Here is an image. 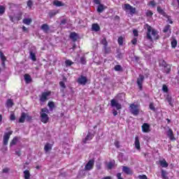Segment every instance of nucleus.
Here are the masks:
<instances>
[{
  "instance_id": "nucleus-1",
  "label": "nucleus",
  "mask_w": 179,
  "mask_h": 179,
  "mask_svg": "<svg viewBox=\"0 0 179 179\" xmlns=\"http://www.w3.org/2000/svg\"><path fill=\"white\" fill-rule=\"evenodd\" d=\"M145 29H147V32H145V38L150 42H153L159 39V31L156 29H152L151 26L148 24H145Z\"/></svg>"
},
{
  "instance_id": "nucleus-2",
  "label": "nucleus",
  "mask_w": 179,
  "mask_h": 179,
  "mask_svg": "<svg viewBox=\"0 0 179 179\" xmlns=\"http://www.w3.org/2000/svg\"><path fill=\"white\" fill-rule=\"evenodd\" d=\"M49 113V109H48L47 108H43L42 109H41V122H43V124H47L49 122V116L48 115V114Z\"/></svg>"
},
{
  "instance_id": "nucleus-3",
  "label": "nucleus",
  "mask_w": 179,
  "mask_h": 179,
  "mask_svg": "<svg viewBox=\"0 0 179 179\" xmlns=\"http://www.w3.org/2000/svg\"><path fill=\"white\" fill-rule=\"evenodd\" d=\"M139 107L140 106L138 104L131 103V105H129V111L131 112V114L134 115V116H138L140 112Z\"/></svg>"
},
{
  "instance_id": "nucleus-4",
  "label": "nucleus",
  "mask_w": 179,
  "mask_h": 179,
  "mask_svg": "<svg viewBox=\"0 0 179 179\" xmlns=\"http://www.w3.org/2000/svg\"><path fill=\"white\" fill-rule=\"evenodd\" d=\"M123 10L126 11V13H129L130 15H135L136 13V8L133 7L129 3H124Z\"/></svg>"
},
{
  "instance_id": "nucleus-5",
  "label": "nucleus",
  "mask_w": 179,
  "mask_h": 179,
  "mask_svg": "<svg viewBox=\"0 0 179 179\" xmlns=\"http://www.w3.org/2000/svg\"><path fill=\"white\" fill-rule=\"evenodd\" d=\"M157 13L162 15L163 17H164L166 19H167V21L170 24H173V22L172 21V19H171V16L168 15L167 13L160 6H157Z\"/></svg>"
},
{
  "instance_id": "nucleus-6",
  "label": "nucleus",
  "mask_w": 179,
  "mask_h": 179,
  "mask_svg": "<svg viewBox=\"0 0 179 179\" xmlns=\"http://www.w3.org/2000/svg\"><path fill=\"white\" fill-rule=\"evenodd\" d=\"M145 80V77L143 75H139L138 78H137L136 83L137 86H138V89L140 91H142L143 89V82Z\"/></svg>"
},
{
  "instance_id": "nucleus-7",
  "label": "nucleus",
  "mask_w": 179,
  "mask_h": 179,
  "mask_svg": "<svg viewBox=\"0 0 179 179\" xmlns=\"http://www.w3.org/2000/svg\"><path fill=\"white\" fill-rule=\"evenodd\" d=\"M12 134H13V131H10L8 132L5 133V134L3 135V145H8L10 136H12Z\"/></svg>"
},
{
  "instance_id": "nucleus-8",
  "label": "nucleus",
  "mask_w": 179,
  "mask_h": 179,
  "mask_svg": "<svg viewBox=\"0 0 179 179\" xmlns=\"http://www.w3.org/2000/svg\"><path fill=\"white\" fill-rule=\"evenodd\" d=\"M110 106L113 108H115L117 110H120L122 108L121 103H118L117 99L110 100Z\"/></svg>"
},
{
  "instance_id": "nucleus-9",
  "label": "nucleus",
  "mask_w": 179,
  "mask_h": 179,
  "mask_svg": "<svg viewBox=\"0 0 179 179\" xmlns=\"http://www.w3.org/2000/svg\"><path fill=\"white\" fill-rule=\"evenodd\" d=\"M51 94H52L51 91H48L47 92H43L40 96V101L42 103H45V101H47L48 97L49 96H51Z\"/></svg>"
},
{
  "instance_id": "nucleus-10",
  "label": "nucleus",
  "mask_w": 179,
  "mask_h": 179,
  "mask_svg": "<svg viewBox=\"0 0 179 179\" xmlns=\"http://www.w3.org/2000/svg\"><path fill=\"white\" fill-rule=\"evenodd\" d=\"M94 138V134H92L91 132H87V134L85 138H83L82 142L84 144L87 143L89 141H91Z\"/></svg>"
},
{
  "instance_id": "nucleus-11",
  "label": "nucleus",
  "mask_w": 179,
  "mask_h": 179,
  "mask_svg": "<svg viewBox=\"0 0 179 179\" xmlns=\"http://www.w3.org/2000/svg\"><path fill=\"white\" fill-rule=\"evenodd\" d=\"M94 159H90L89 162L86 164L85 166V171H91L94 169Z\"/></svg>"
},
{
  "instance_id": "nucleus-12",
  "label": "nucleus",
  "mask_w": 179,
  "mask_h": 179,
  "mask_svg": "<svg viewBox=\"0 0 179 179\" xmlns=\"http://www.w3.org/2000/svg\"><path fill=\"white\" fill-rule=\"evenodd\" d=\"M87 82H88V80L87 79V77L84 76H80L78 79H77V83L79 85H81L83 86L87 84Z\"/></svg>"
},
{
  "instance_id": "nucleus-13",
  "label": "nucleus",
  "mask_w": 179,
  "mask_h": 179,
  "mask_svg": "<svg viewBox=\"0 0 179 179\" xmlns=\"http://www.w3.org/2000/svg\"><path fill=\"white\" fill-rule=\"evenodd\" d=\"M122 171H123L124 174H127L129 176H131L134 174L133 170H131L129 167L125 166H122Z\"/></svg>"
},
{
  "instance_id": "nucleus-14",
  "label": "nucleus",
  "mask_w": 179,
  "mask_h": 179,
  "mask_svg": "<svg viewBox=\"0 0 179 179\" xmlns=\"http://www.w3.org/2000/svg\"><path fill=\"white\" fill-rule=\"evenodd\" d=\"M141 129H142V132H144V133H149L150 131H151V130H150V124L148 123L143 124Z\"/></svg>"
},
{
  "instance_id": "nucleus-15",
  "label": "nucleus",
  "mask_w": 179,
  "mask_h": 179,
  "mask_svg": "<svg viewBox=\"0 0 179 179\" xmlns=\"http://www.w3.org/2000/svg\"><path fill=\"white\" fill-rule=\"evenodd\" d=\"M69 38H71L73 43L78 41V34L76 32H72L69 34Z\"/></svg>"
},
{
  "instance_id": "nucleus-16",
  "label": "nucleus",
  "mask_w": 179,
  "mask_h": 179,
  "mask_svg": "<svg viewBox=\"0 0 179 179\" xmlns=\"http://www.w3.org/2000/svg\"><path fill=\"white\" fill-rule=\"evenodd\" d=\"M24 80L26 84H30L33 82V79L31 78V76L28 73L24 75Z\"/></svg>"
},
{
  "instance_id": "nucleus-17",
  "label": "nucleus",
  "mask_w": 179,
  "mask_h": 179,
  "mask_svg": "<svg viewBox=\"0 0 179 179\" xmlns=\"http://www.w3.org/2000/svg\"><path fill=\"white\" fill-rule=\"evenodd\" d=\"M167 136L169 138H170L171 141H175L176 138L173 136V132L172 129H169L168 132H167Z\"/></svg>"
},
{
  "instance_id": "nucleus-18",
  "label": "nucleus",
  "mask_w": 179,
  "mask_h": 179,
  "mask_svg": "<svg viewBox=\"0 0 179 179\" xmlns=\"http://www.w3.org/2000/svg\"><path fill=\"white\" fill-rule=\"evenodd\" d=\"M134 146L136 147V149H137L138 150H141V143L139 142L138 136H136V138H135Z\"/></svg>"
},
{
  "instance_id": "nucleus-19",
  "label": "nucleus",
  "mask_w": 179,
  "mask_h": 179,
  "mask_svg": "<svg viewBox=\"0 0 179 179\" xmlns=\"http://www.w3.org/2000/svg\"><path fill=\"white\" fill-rule=\"evenodd\" d=\"M52 149V144H50L49 143H47L44 146V151L45 153L51 151Z\"/></svg>"
},
{
  "instance_id": "nucleus-20",
  "label": "nucleus",
  "mask_w": 179,
  "mask_h": 179,
  "mask_svg": "<svg viewBox=\"0 0 179 179\" xmlns=\"http://www.w3.org/2000/svg\"><path fill=\"white\" fill-rule=\"evenodd\" d=\"M92 30L94 32H99L100 31V27L98 23H94L92 24Z\"/></svg>"
},
{
  "instance_id": "nucleus-21",
  "label": "nucleus",
  "mask_w": 179,
  "mask_h": 179,
  "mask_svg": "<svg viewBox=\"0 0 179 179\" xmlns=\"http://www.w3.org/2000/svg\"><path fill=\"white\" fill-rule=\"evenodd\" d=\"M52 5L56 7H64V3H63L62 1H59L58 0L53 1Z\"/></svg>"
},
{
  "instance_id": "nucleus-22",
  "label": "nucleus",
  "mask_w": 179,
  "mask_h": 179,
  "mask_svg": "<svg viewBox=\"0 0 179 179\" xmlns=\"http://www.w3.org/2000/svg\"><path fill=\"white\" fill-rule=\"evenodd\" d=\"M41 29L43 30L45 33H48L50 30L49 25L47 24H43L41 26Z\"/></svg>"
},
{
  "instance_id": "nucleus-23",
  "label": "nucleus",
  "mask_w": 179,
  "mask_h": 179,
  "mask_svg": "<svg viewBox=\"0 0 179 179\" xmlns=\"http://www.w3.org/2000/svg\"><path fill=\"white\" fill-rule=\"evenodd\" d=\"M25 120H26V113L23 112L21 113V116H20L19 123H22V124L24 123Z\"/></svg>"
},
{
  "instance_id": "nucleus-24",
  "label": "nucleus",
  "mask_w": 179,
  "mask_h": 179,
  "mask_svg": "<svg viewBox=\"0 0 179 179\" xmlns=\"http://www.w3.org/2000/svg\"><path fill=\"white\" fill-rule=\"evenodd\" d=\"M115 165V161H110L108 163H107V167L108 170H112V169L114 168Z\"/></svg>"
},
{
  "instance_id": "nucleus-25",
  "label": "nucleus",
  "mask_w": 179,
  "mask_h": 179,
  "mask_svg": "<svg viewBox=\"0 0 179 179\" xmlns=\"http://www.w3.org/2000/svg\"><path fill=\"white\" fill-rule=\"evenodd\" d=\"M106 9V7L104 6L103 4L98 5L97 6V13H102V12Z\"/></svg>"
},
{
  "instance_id": "nucleus-26",
  "label": "nucleus",
  "mask_w": 179,
  "mask_h": 179,
  "mask_svg": "<svg viewBox=\"0 0 179 179\" xmlns=\"http://www.w3.org/2000/svg\"><path fill=\"white\" fill-rule=\"evenodd\" d=\"M166 100H167L169 105H170L171 107H173V104L172 103V96L167 94V96H166Z\"/></svg>"
},
{
  "instance_id": "nucleus-27",
  "label": "nucleus",
  "mask_w": 179,
  "mask_h": 179,
  "mask_svg": "<svg viewBox=\"0 0 179 179\" xmlns=\"http://www.w3.org/2000/svg\"><path fill=\"white\" fill-rule=\"evenodd\" d=\"M161 177L162 179H169L168 177V173L164 170L161 171Z\"/></svg>"
},
{
  "instance_id": "nucleus-28",
  "label": "nucleus",
  "mask_w": 179,
  "mask_h": 179,
  "mask_svg": "<svg viewBox=\"0 0 179 179\" xmlns=\"http://www.w3.org/2000/svg\"><path fill=\"white\" fill-rule=\"evenodd\" d=\"M30 178H31L30 171H28V170L24 171V178L30 179Z\"/></svg>"
},
{
  "instance_id": "nucleus-29",
  "label": "nucleus",
  "mask_w": 179,
  "mask_h": 179,
  "mask_svg": "<svg viewBox=\"0 0 179 179\" xmlns=\"http://www.w3.org/2000/svg\"><path fill=\"white\" fill-rule=\"evenodd\" d=\"M18 141V138L17 137H14L13 140H11L10 143V147L12 148L13 145H15L16 143H17Z\"/></svg>"
},
{
  "instance_id": "nucleus-30",
  "label": "nucleus",
  "mask_w": 179,
  "mask_h": 179,
  "mask_svg": "<svg viewBox=\"0 0 179 179\" xmlns=\"http://www.w3.org/2000/svg\"><path fill=\"white\" fill-rule=\"evenodd\" d=\"M32 22L33 20L31 18L23 19V23L27 24V26H29Z\"/></svg>"
},
{
  "instance_id": "nucleus-31",
  "label": "nucleus",
  "mask_w": 179,
  "mask_h": 179,
  "mask_svg": "<svg viewBox=\"0 0 179 179\" xmlns=\"http://www.w3.org/2000/svg\"><path fill=\"white\" fill-rule=\"evenodd\" d=\"M160 166L163 168H167L168 167V163L166 162L165 159L159 161Z\"/></svg>"
},
{
  "instance_id": "nucleus-32",
  "label": "nucleus",
  "mask_w": 179,
  "mask_h": 179,
  "mask_svg": "<svg viewBox=\"0 0 179 179\" xmlns=\"http://www.w3.org/2000/svg\"><path fill=\"white\" fill-rule=\"evenodd\" d=\"M29 57H31V59L34 62L36 61V53L34 52H29Z\"/></svg>"
},
{
  "instance_id": "nucleus-33",
  "label": "nucleus",
  "mask_w": 179,
  "mask_h": 179,
  "mask_svg": "<svg viewBox=\"0 0 179 179\" xmlns=\"http://www.w3.org/2000/svg\"><path fill=\"white\" fill-rule=\"evenodd\" d=\"M13 99H8L6 101V107H13Z\"/></svg>"
},
{
  "instance_id": "nucleus-34",
  "label": "nucleus",
  "mask_w": 179,
  "mask_h": 179,
  "mask_svg": "<svg viewBox=\"0 0 179 179\" xmlns=\"http://www.w3.org/2000/svg\"><path fill=\"white\" fill-rule=\"evenodd\" d=\"M110 48L108 47V46H103V52L107 55L110 53Z\"/></svg>"
},
{
  "instance_id": "nucleus-35",
  "label": "nucleus",
  "mask_w": 179,
  "mask_h": 179,
  "mask_svg": "<svg viewBox=\"0 0 179 179\" xmlns=\"http://www.w3.org/2000/svg\"><path fill=\"white\" fill-rule=\"evenodd\" d=\"M57 13H58V11H50V13H48V16L50 17V18H52L56 15H57Z\"/></svg>"
},
{
  "instance_id": "nucleus-36",
  "label": "nucleus",
  "mask_w": 179,
  "mask_h": 179,
  "mask_svg": "<svg viewBox=\"0 0 179 179\" xmlns=\"http://www.w3.org/2000/svg\"><path fill=\"white\" fill-rule=\"evenodd\" d=\"M73 64V62L72 60H71V59H66V60L65 61V65H66V67L71 66H72Z\"/></svg>"
},
{
  "instance_id": "nucleus-37",
  "label": "nucleus",
  "mask_w": 179,
  "mask_h": 179,
  "mask_svg": "<svg viewBox=\"0 0 179 179\" xmlns=\"http://www.w3.org/2000/svg\"><path fill=\"white\" fill-rule=\"evenodd\" d=\"M6 12V7L4 6H0V16L4 15Z\"/></svg>"
},
{
  "instance_id": "nucleus-38",
  "label": "nucleus",
  "mask_w": 179,
  "mask_h": 179,
  "mask_svg": "<svg viewBox=\"0 0 179 179\" xmlns=\"http://www.w3.org/2000/svg\"><path fill=\"white\" fill-rule=\"evenodd\" d=\"M0 58H1V61H2V62L7 61V58L4 55V53H3V52H1V51H0Z\"/></svg>"
},
{
  "instance_id": "nucleus-39",
  "label": "nucleus",
  "mask_w": 179,
  "mask_h": 179,
  "mask_svg": "<svg viewBox=\"0 0 179 179\" xmlns=\"http://www.w3.org/2000/svg\"><path fill=\"white\" fill-rule=\"evenodd\" d=\"M101 44H102L103 47H108V42L106 38H103V39L101 40Z\"/></svg>"
},
{
  "instance_id": "nucleus-40",
  "label": "nucleus",
  "mask_w": 179,
  "mask_h": 179,
  "mask_svg": "<svg viewBox=\"0 0 179 179\" xmlns=\"http://www.w3.org/2000/svg\"><path fill=\"white\" fill-rule=\"evenodd\" d=\"M33 120V117L31 116L29 114L26 113V121L27 122H31Z\"/></svg>"
},
{
  "instance_id": "nucleus-41",
  "label": "nucleus",
  "mask_w": 179,
  "mask_h": 179,
  "mask_svg": "<svg viewBox=\"0 0 179 179\" xmlns=\"http://www.w3.org/2000/svg\"><path fill=\"white\" fill-rule=\"evenodd\" d=\"M169 30L171 31V25L167 24V25L165 26V27H164L163 32L164 33H167L168 31H169Z\"/></svg>"
},
{
  "instance_id": "nucleus-42",
  "label": "nucleus",
  "mask_w": 179,
  "mask_h": 179,
  "mask_svg": "<svg viewBox=\"0 0 179 179\" xmlns=\"http://www.w3.org/2000/svg\"><path fill=\"white\" fill-rule=\"evenodd\" d=\"M164 72H165L166 74H169L171 72V66H164Z\"/></svg>"
},
{
  "instance_id": "nucleus-43",
  "label": "nucleus",
  "mask_w": 179,
  "mask_h": 179,
  "mask_svg": "<svg viewBox=\"0 0 179 179\" xmlns=\"http://www.w3.org/2000/svg\"><path fill=\"white\" fill-rule=\"evenodd\" d=\"M154 13L151 11V10H148L147 12H145V17H152Z\"/></svg>"
},
{
  "instance_id": "nucleus-44",
  "label": "nucleus",
  "mask_w": 179,
  "mask_h": 179,
  "mask_svg": "<svg viewBox=\"0 0 179 179\" xmlns=\"http://www.w3.org/2000/svg\"><path fill=\"white\" fill-rule=\"evenodd\" d=\"M171 48H177V45H178V41L177 40H173V41H171Z\"/></svg>"
},
{
  "instance_id": "nucleus-45",
  "label": "nucleus",
  "mask_w": 179,
  "mask_h": 179,
  "mask_svg": "<svg viewBox=\"0 0 179 179\" xmlns=\"http://www.w3.org/2000/svg\"><path fill=\"white\" fill-rule=\"evenodd\" d=\"M34 3L31 0H29L27 1V6L29 7V9L31 10V7H33Z\"/></svg>"
},
{
  "instance_id": "nucleus-46",
  "label": "nucleus",
  "mask_w": 179,
  "mask_h": 179,
  "mask_svg": "<svg viewBox=\"0 0 179 179\" xmlns=\"http://www.w3.org/2000/svg\"><path fill=\"white\" fill-rule=\"evenodd\" d=\"M80 63H81L82 65H86V64H87L86 58L85 57H80Z\"/></svg>"
},
{
  "instance_id": "nucleus-47",
  "label": "nucleus",
  "mask_w": 179,
  "mask_h": 179,
  "mask_svg": "<svg viewBox=\"0 0 179 179\" xmlns=\"http://www.w3.org/2000/svg\"><path fill=\"white\" fill-rule=\"evenodd\" d=\"M15 18L17 22L21 20L22 19V13H19Z\"/></svg>"
},
{
  "instance_id": "nucleus-48",
  "label": "nucleus",
  "mask_w": 179,
  "mask_h": 179,
  "mask_svg": "<svg viewBox=\"0 0 179 179\" xmlns=\"http://www.w3.org/2000/svg\"><path fill=\"white\" fill-rule=\"evenodd\" d=\"M162 91L164 92V93H168V92H169L167 85H166L165 84L162 85Z\"/></svg>"
},
{
  "instance_id": "nucleus-49",
  "label": "nucleus",
  "mask_w": 179,
  "mask_h": 179,
  "mask_svg": "<svg viewBox=\"0 0 179 179\" xmlns=\"http://www.w3.org/2000/svg\"><path fill=\"white\" fill-rule=\"evenodd\" d=\"M157 3L155 1V0H152L149 1V3H148V6H152V7H156Z\"/></svg>"
},
{
  "instance_id": "nucleus-50",
  "label": "nucleus",
  "mask_w": 179,
  "mask_h": 179,
  "mask_svg": "<svg viewBox=\"0 0 179 179\" xmlns=\"http://www.w3.org/2000/svg\"><path fill=\"white\" fill-rule=\"evenodd\" d=\"M149 108L150 109V110L152 111H156V108L155 107L154 103L150 102V105H149Z\"/></svg>"
},
{
  "instance_id": "nucleus-51",
  "label": "nucleus",
  "mask_w": 179,
  "mask_h": 179,
  "mask_svg": "<svg viewBox=\"0 0 179 179\" xmlns=\"http://www.w3.org/2000/svg\"><path fill=\"white\" fill-rule=\"evenodd\" d=\"M117 43L119 45H123V37L122 36H119L117 39Z\"/></svg>"
},
{
  "instance_id": "nucleus-52",
  "label": "nucleus",
  "mask_w": 179,
  "mask_h": 179,
  "mask_svg": "<svg viewBox=\"0 0 179 179\" xmlns=\"http://www.w3.org/2000/svg\"><path fill=\"white\" fill-rule=\"evenodd\" d=\"M115 71H122V67L120 65H115Z\"/></svg>"
},
{
  "instance_id": "nucleus-53",
  "label": "nucleus",
  "mask_w": 179,
  "mask_h": 179,
  "mask_svg": "<svg viewBox=\"0 0 179 179\" xmlns=\"http://www.w3.org/2000/svg\"><path fill=\"white\" fill-rule=\"evenodd\" d=\"M48 107H50V109H52L55 108V103L54 101H50L48 103Z\"/></svg>"
},
{
  "instance_id": "nucleus-54",
  "label": "nucleus",
  "mask_w": 179,
  "mask_h": 179,
  "mask_svg": "<svg viewBox=\"0 0 179 179\" xmlns=\"http://www.w3.org/2000/svg\"><path fill=\"white\" fill-rule=\"evenodd\" d=\"M10 121H15V113H11L10 114Z\"/></svg>"
},
{
  "instance_id": "nucleus-55",
  "label": "nucleus",
  "mask_w": 179,
  "mask_h": 179,
  "mask_svg": "<svg viewBox=\"0 0 179 179\" xmlns=\"http://www.w3.org/2000/svg\"><path fill=\"white\" fill-rule=\"evenodd\" d=\"M59 85L61 87L64 88V89L66 88V85H65L64 82H63V81H60V82L59 83Z\"/></svg>"
},
{
  "instance_id": "nucleus-56",
  "label": "nucleus",
  "mask_w": 179,
  "mask_h": 179,
  "mask_svg": "<svg viewBox=\"0 0 179 179\" xmlns=\"http://www.w3.org/2000/svg\"><path fill=\"white\" fill-rule=\"evenodd\" d=\"M131 43L134 45H136V43H138V39L136 38H134V39L131 41Z\"/></svg>"
},
{
  "instance_id": "nucleus-57",
  "label": "nucleus",
  "mask_w": 179,
  "mask_h": 179,
  "mask_svg": "<svg viewBox=\"0 0 179 179\" xmlns=\"http://www.w3.org/2000/svg\"><path fill=\"white\" fill-rule=\"evenodd\" d=\"M94 3L96 5H102L101 1L100 0H93Z\"/></svg>"
},
{
  "instance_id": "nucleus-58",
  "label": "nucleus",
  "mask_w": 179,
  "mask_h": 179,
  "mask_svg": "<svg viewBox=\"0 0 179 179\" xmlns=\"http://www.w3.org/2000/svg\"><path fill=\"white\" fill-rule=\"evenodd\" d=\"M138 179H148L146 176V175H139Z\"/></svg>"
},
{
  "instance_id": "nucleus-59",
  "label": "nucleus",
  "mask_w": 179,
  "mask_h": 179,
  "mask_svg": "<svg viewBox=\"0 0 179 179\" xmlns=\"http://www.w3.org/2000/svg\"><path fill=\"white\" fill-rule=\"evenodd\" d=\"M133 34H134V36H136V37L138 36V30L134 29Z\"/></svg>"
},
{
  "instance_id": "nucleus-60",
  "label": "nucleus",
  "mask_w": 179,
  "mask_h": 179,
  "mask_svg": "<svg viewBox=\"0 0 179 179\" xmlns=\"http://www.w3.org/2000/svg\"><path fill=\"white\" fill-rule=\"evenodd\" d=\"M115 146L116 148H120V141H115Z\"/></svg>"
},
{
  "instance_id": "nucleus-61",
  "label": "nucleus",
  "mask_w": 179,
  "mask_h": 179,
  "mask_svg": "<svg viewBox=\"0 0 179 179\" xmlns=\"http://www.w3.org/2000/svg\"><path fill=\"white\" fill-rule=\"evenodd\" d=\"M67 23L66 19H63L61 20L60 24H66Z\"/></svg>"
},
{
  "instance_id": "nucleus-62",
  "label": "nucleus",
  "mask_w": 179,
  "mask_h": 179,
  "mask_svg": "<svg viewBox=\"0 0 179 179\" xmlns=\"http://www.w3.org/2000/svg\"><path fill=\"white\" fill-rule=\"evenodd\" d=\"M162 66L166 67V66H170L167 64V63L164 60H163Z\"/></svg>"
},
{
  "instance_id": "nucleus-63",
  "label": "nucleus",
  "mask_w": 179,
  "mask_h": 179,
  "mask_svg": "<svg viewBox=\"0 0 179 179\" xmlns=\"http://www.w3.org/2000/svg\"><path fill=\"white\" fill-rule=\"evenodd\" d=\"M116 177L117 178V179H124L121 177V173H117Z\"/></svg>"
},
{
  "instance_id": "nucleus-64",
  "label": "nucleus",
  "mask_w": 179,
  "mask_h": 179,
  "mask_svg": "<svg viewBox=\"0 0 179 179\" xmlns=\"http://www.w3.org/2000/svg\"><path fill=\"white\" fill-rule=\"evenodd\" d=\"M9 17L11 22H15V18H14L12 15H10Z\"/></svg>"
}]
</instances>
